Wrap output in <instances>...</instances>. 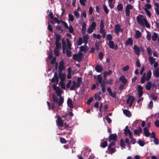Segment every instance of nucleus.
<instances>
[{
  "mask_svg": "<svg viewBox=\"0 0 159 159\" xmlns=\"http://www.w3.org/2000/svg\"><path fill=\"white\" fill-rule=\"evenodd\" d=\"M136 19L140 25L145 26L147 28H149V24L143 16L139 14L137 16Z\"/></svg>",
  "mask_w": 159,
  "mask_h": 159,
  "instance_id": "f257e3e1",
  "label": "nucleus"
},
{
  "mask_svg": "<svg viewBox=\"0 0 159 159\" xmlns=\"http://www.w3.org/2000/svg\"><path fill=\"white\" fill-rule=\"evenodd\" d=\"M52 87L53 90L56 91L57 95L59 97L58 105L60 106L64 102V98L61 96L62 91L58 87H57L55 84H53Z\"/></svg>",
  "mask_w": 159,
  "mask_h": 159,
  "instance_id": "f03ea898",
  "label": "nucleus"
},
{
  "mask_svg": "<svg viewBox=\"0 0 159 159\" xmlns=\"http://www.w3.org/2000/svg\"><path fill=\"white\" fill-rule=\"evenodd\" d=\"M83 57V53L82 52H79L78 53L74 54L73 58L75 60L80 62L81 61Z\"/></svg>",
  "mask_w": 159,
  "mask_h": 159,
  "instance_id": "7ed1b4c3",
  "label": "nucleus"
},
{
  "mask_svg": "<svg viewBox=\"0 0 159 159\" xmlns=\"http://www.w3.org/2000/svg\"><path fill=\"white\" fill-rule=\"evenodd\" d=\"M146 75L147 76L146 77V73H144L143 74L141 80V82L142 84H143L144 83L145 80H146L148 81L149 80V71H148Z\"/></svg>",
  "mask_w": 159,
  "mask_h": 159,
  "instance_id": "20e7f679",
  "label": "nucleus"
},
{
  "mask_svg": "<svg viewBox=\"0 0 159 159\" xmlns=\"http://www.w3.org/2000/svg\"><path fill=\"white\" fill-rule=\"evenodd\" d=\"M156 58L150 56V63L151 65H152L154 64L153 66L155 68H156L158 65V62L156 61Z\"/></svg>",
  "mask_w": 159,
  "mask_h": 159,
  "instance_id": "39448f33",
  "label": "nucleus"
},
{
  "mask_svg": "<svg viewBox=\"0 0 159 159\" xmlns=\"http://www.w3.org/2000/svg\"><path fill=\"white\" fill-rule=\"evenodd\" d=\"M117 135L116 134H110L109 136L108 139L109 141H116L117 139Z\"/></svg>",
  "mask_w": 159,
  "mask_h": 159,
  "instance_id": "423d86ee",
  "label": "nucleus"
},
{
  "mask_svg": "<svg viewBox=\"0 0 159 159\" xmlns=\"http://www.w3.org/2000/svg\"><path fill=\"white\" fill-rule=\"evenodd\" d=\"M57 124L58 126L61 127H62L63 126L64 122L61 119L60 117L59 116L57 118Z\"/></svg>",
  "mask_w": 159,
  "mask_h": 159,
  "instance_id": "0eeeda50",
  "label": "nucleus"
},
{
  "mask_svg": "<svg viewBox=\"0 0 159 159\" xmlns=\"http://www.w3.org/2000/svg\"><path fill=\"white\" fill-rule=\"evenodd\" d=\"M59 81V78L57 74V72H55L54 74V77H53L51 80L52 82H56L58 83Z\"/></svg>",
  "mask_w": 159,
  "mask_h": 159,
  "instance_id": "6e6552de",
  "label": "nucleus"
},
{
  "mask_svg": "<svg viewBox=\"0 0 159 159\" xmlns=\"http://www.w3.org/2000/svg\"><path fill=\"white\" fill-rule=\"evenodd\" d=\"M107 90L110 96H111L113 98H115L116 97V92H114V93H112L111 88H108L107 89Z\"/></svg>",
  "mask_w": 159,
  "mask_h": 159,
  "instance_id": "1a4fd4ad",
  "label": "nucleus"
},
{
  "mask_svg": "<svg viewBox=\"0 0 159 159\" xmlns=\"http://www.w3.org/2000/svg\"><path fill=\"white\" fill-rule=\"evenodd\" d=\"M133 49L135 53L138 56L139 54L140 53V48L136 45H134V46Z\"/></svg>",
  "mask_w": 159,
  "mask_h": 159,
  "instance_id": "9d476101",
  "label": "nucleus"
},
{
  "mask_svg": "<svg viewBox=\"0 0 159 159\" xmlns=\"http://www.w3.org/2000/svg\"><path fill=\"white\" fill-rule=\"evenodd\" d=\"M59 65L58 68L64 70L65 69V67L64 66V62L63 60H61L59 62Z\"/></svg>",
  "mask_w": 159,
  "mask_h": 159,
  "instance_id": "9b49d317",
  "label": "nucleus"
},
{
  "mask_svg": "<svg viewBox=\"0 0 159 159\" xmlns=\"http://www.w3.org/2000/svg\"><path fill=\"white\" fill-rule=\"evenodd\" d=\"M125 45H132L133 44V40L131 38H129L125 42Z\"/></svg>",
  "mask_w": 159,
  "mask_h": 159,
  "instance_id": "f8f14e48",
  "label": "nucleus"
},
{
  "mask_svg": "<svg viewBox=\"0 0 159 159\" xmlns=\"http://www.w3.org/2000/svg\"><path fill=\"white\" fill-rule=\"evenodd\" d=\"M67 104L70 108H73L74 107L72 103V100L70 98H68L67 101Z\"/></svg>",
  "mask_w": 159,
  "mask_h": 159,
  "instance_id": "ddd939ff",
  "label": "nucleus"
},
{
  "mask_svg": "<svg viewBox=\"0 0 159 159\" xmlns=\"http://www.w3.org/2000/svg\"><path fill=\"white\" fill-rule=\"evenodd\" d=\"M119 80L121 81L122 83L124 84H126L127 82V79L125 78V76L123 75L120 77L119 78Z\"/></svg>",
  "mask_w": 159,
  "mask_h": 159,
  "instance_id": "4468645a",
  "label": "nucleus"
},
{
  "mask_svg": "<svg viewBox=\"0 0 159 159\" xmlns=\"http://www.w3.org/2000/svg\"><path fill=\"white\" fill-rule=\"evenodd\" d=\"M120 25L119 24H117L116 25L115 27V31L117 34L119 33L120 30Z\"/></svg>",
  "mask_w": 159,
  "mask_h": 159,
  "instance_id": "2eb2a0df",
  "label": "nucleus"
},
{
  "mask_svg": "<svg viewBox=\"0 0 159 159\" xmlns=\"http://www.w3.org/2000/svg\"><path fill=\"white\" fill-rule=\"evenodd\" d=\"M95 70L98 72H101L103 70V68L100 65H97L95 67Z\"/></svg>",
  "mask_w": 159,
  "mask_h": 159,
  "instance_id": "dca6fc26",
  "label": "nucleus"
},
{
  "mask_svg": "<svg viewBox=\"0 0 159 159\" xmlns=\"http://www.w3.org/2000/svg\"><path fill=\"white\" fill-rule=\"evenodd\" d=\"M145 6L146 7H143V9H144V11L146 12L148 16L149 17V11L148 9H149V2H148V3L146 4Z\"/></svg>",
  "mask_w": 159,
  "mask_h": 159,
  "instance_id": "f3484780",
  "label": "nucleus"
},
{
  "mask_svg": "<svg viewBox=\"0 0 159 159\" xmlns=\"http://www.w3.org/2000/svg\"><path fill=\"white\" fill-rule=\"evenodd\" d=\"M123 112L125 116L128 117H129L131 116L130 112L128 110L124 109L123 111Z\"/></svg>",
  "mask_w": 159,
  "mask_h": 159,
  "instance_id": "a211bd4d",
  "label": "nucleus"
},
{
  "mask_svg": "<svg viewBox=\"0 0 159 159\" xmlns=\"http://www.w3.org/2000/svg\"><path fill=\"white\" fill-rule=\"evenodd\" d=\"M72 84H73L72 86H71V87L70 88V89L71 90H74L75 88L78 89L77 82L74 80L72 82Z\"/></svg>",
  "mask_w": 159,
  "mask_h": 159,
  "instance_id": "6ab92c4d",
  "label": "nucleus"
},
{
  "mask_svg": "<svg viewBox=\"0 0 159 159\" xmlns=\"http://www.w3.org/2000/svg\"><path fill=\"white\" fill-rule=\"evenodd\" d=\"M88 39L89 35L88 34L84 35L83 37V42L85 44L88 43Z\"/></svg>",
  "mask_w": 159,
  "mask_h": 159,
  "instance_id": "aec40b11",
  "label": "nucleus"
},
{
  "mask_svg": "<svg viewBox=\"0 0 159 159\" xmlns=\"http://www.w3.org/2000/svg\"><path fill=\"white\" fill-rule=\"evenodd\" d=\"M86 30V24L85 22H83L82 23L81 30V32L83 34H85Z\"/></svg>",
  "mask_w": 159,
  "mask_h": 159,
  "instance_id": "412c9836",
  "label": "nucleus"
},
{
  "mask_svg": "<svg viewBox=\"0 0 159 159\" xmlns=\"http://www.w3.org/2000/svg\"><path fill=\"white\" fill-rule=\"evenodd\" d=\"M88 50V48L86 45L82 46L80 47V51L81 52H86Z\"/></svg>",
  "mask_w": 159,
  "mask_h": 159,
  "instance_id": "4be33fe9",
  "label": "nucleus"
},
{
  "mask_svg": "<svg viewBox=\"0 0 159 159\" xmlns=\"http://www.w3.org/2000/svg\"><path fill=\"white\" fill-rule=\"evenodd\" d=\"M58 76L59 78L60 79L61 81L64 82L65 81L66 78V75L65 74H58Z\"/></svg>",
  "mask_w": 159,
  "mask_h": 159,
  "instance_id": "5701e85b",
  "label": "nucleus"
},
{
  "mask_svg": "<svg viewBox=\"0 0 159 159\" xmlns=\"http://www.w3.org/2000/svg\"><path fill=\"white\" fill-rule=\"evenodd\" d=\"M142 129L141 128L140 126H139L138 127V129H134V134L136 135H138L139 133H142Z\"/></svg>",
  "mask_w": 159,
  "mask_h": 159,
  "instance_id": "b1692460",
  "label": "nucleus"
},
{
  "mask_svg": "<svg viewBox=\"0 0 159 159\" xmlns=\"http://www.w3.org/2000/svg\"><path fill=\"white\" fill-rule=\"evenodd\" d=\"M82 83V78L81 77H78L77 79V88L80 87Z\"/></svg>",
  "mask_w": 159,
  "mask_h": 159,
  "instance_id": "393cba45",
  "label": "nucleus"
},
{
  "mask_svg": "<svg viewBox=\"0 0 159 159\" xmlns=\"http://www.w3.org/2000/svg\"><path fill=\"white\" fill-rule=\"evenodd\" d=\"M143 132L144 135L147 137L149 136V132L147 127H145L143 129Z\"/></svg>",
  "mask_w": 159,
  "mask_h": 159,
  "instance_id": "a878e982",
  "label": "nucleus"
},
{
  "mask_svg": "<svg viewBox=\"0 0 159 159\" xmlns=\"http://www.w3.org/2000/svg\"><path fill=\"white\" fill-rule=\"evenodd\" d=\"M154 75L157 78L159 77V68H157L154 70L153 73Z\"/></svg>",
  "mask_w": 159,
  "mask_h": 159,
  "instance_id": "bb28decb",
  "label": "nucleus"
},
{
  "mask_svg": "<svg viewBox=\"0 0 159 159\" xmlns=\"http://www.w3.org/2000/svg\"><path fill=\"white\" fill-rule=\"evenodd\" d=\"M128 126H126L125 128L124 129V134L125 136H127L128 134H129V131H130V129L128 128Z\"/></svg>",
  "mask_w": 159,
  "mask_h": 159,
  "instance_id": "cd10ccee",
  "label": "nucleus"
},
{
  "mask_svg": "<svg viewBox=\"0 0 159 159\" xmlns=\"http://www.w3.org/2000/svg\"><path fill=\"white\" fill-rule=\"evenodd\" d=\"M158 37V34L156 33H154L153 35L152 36V39L153 41H156Z\"/></svg>",
  "mask_w": 159,
  "mask_h": 159,
  "instance_id": "c85d7f7f",
  "label": "nucleus"
},
{
  "mask_svg": "<svg viewBox=\"0 0 159 159\" xmlns=\"http://www.w3.org/2000/svg\"><path fill=\"white\" fill-rule=\"evenodd\" d=\"M109 47L111 49H114V42L112 41H110L108 42Z\"/></svg>",
  "mask_w": 159,
  "mask_h": 159,
  "instance_id": "c756f323",
  "label": "nucleus"
},
{
  "mask_svg": "<svg viewBox=\"0 0 159 159\" xmlns=\"http://www.w3.org/2000/svg\"><path fill=\"white\" fill-rule=\"evenodd\" d=\"M52 100L56 103H58L59 102L58 98L54 94L52 95Z\"/></svg>",
  "mask_w": 159,
  "mask_h": 159,
  "instance_id": "7c9ffc66",
  "label": "nucleus"
},
{
  "mask_svg": "<svg viewBox=\"0 0 159 159\" xmlns=\"http://www.w3.org/2000/svg\"><path fill=\"white\" fill-rule=\"evenodd\" d=\"M82 39L81 37H80L79 38L77 41V44L78 45L80 46L82 44Z\"/></svg>",
  "mask_w": 159,
  "mask_h": 159,
  "instance_id": "2f4dec72",
  "label": "nucleus"
},
{
  "mask_svg": "<svg viewBox=\"0 0 159 159\" xmlns=\"http://www.w3.org/2000/svg\"><path fill=\"white\" fill-rule=\"evenodd\" d=\"M117 9L118 11H122L123 9V6L121 4H119L117 5Z\"/></svg>",
  "mask_w": 159,
  "mask_h": 159,
  "instance_id": "473e14b6",
  "label": "nucleus"
},
{
  "mask_svg": "<svg viewBox=\"0 0 159 159\" xmlns=\"http://www.w3.org/2000/svg\"><path fill=\"white\" fill-rule=\"evenodd\" d=\"M141 35V34L139 30L136 31L135 33V38L136 39H138L140 37Z\"/></svg>",
  "mask_w": 159,
  "mask_h": 159,
  "instance_id": "72a5a7b5",
  "label": "nucleus"
},
{
  "mask_svg": "<svg viewBox=\"0 0 159 159\" xmlns=\"http://www.w3.org/2000/svg\"><path fill=\"white\" fill-rule=\"evenodd\" d=\"M56 48L57 49H59L61 48V44L59 42H55Z\"/></svg>",
  "mask_w": 159,
  "mask_h": 159,
  "instance_id": "f704fd0d",
  "label": "nucleus"
},
{
  "mask_svg": "<svg viewBox=\"0 0 159 159\" xmlns=\"http://www.w3.org/2000/svg\"><path fill=\"white\" fill-rule=\"evenodd\" d=\"M133 8V6L129 4H127L126 6L125 9L130 10Z\"/></svg>",
  "mask_w": 159,
  "mask_h": 159,
  "instance_id": "c9c22d12",
  "label": "nucleus"
},
{
  "mask_svg": "<svg viewBox=\"0 0 159 159\" xmlns=\"http://www.w3.org/2000/svg\"><path fill=\"white\" fill-rule=\"evenodd\" d=\"M66 41L67 44V46L68 48L70 49H71V44L70 43V42L69 40L66 39Z\"/></svg>",
  "mask_w": 159,
  "mask_h": 159,
  "instance_id": "e433bc0d",
  "label": "nucleus"
},
{
  "mask_svg": "<svg viewBox=\"0 0 159 159\" xmlns=\"http://www.w3.org/2000/svg\"><path fill=\"white\" fill-rule=\"evenodd\" d=\"M98 82L99 83L101 84L102 83V78L100 75H98L97 76Z\"/></svg>",
  "mask_w": 159,
  "mask_h": 159,
  "instance_id": "4c0bfd02",
  "label": "nucleus"
},
{
  "mask_svg": "<svg viewBox=\"0 0 159 159\" xmlns=\"http://www.w3.org/2000/svg\"><path fill=\"white\" fill-rule=\"evenodd\" d=\"M62 49H66V43L65 41L63 39L62 40Z\"/></svg>",
  "mask_w": 159,
  "mask_h": 159,
  "instance_id": "58836bf2",
  "label": "nucleus"
},
{
  "mask_svg": "<svg viewBox=\"0 0 159 159\" xmlns=\"http://www.w3.org/2000/svg\"><path fill=\"white\" fill-rule=\"evenodd\" d=\"M103 6L105 12L107 14L109 13V10L107 7L105 5H103Z\"/></svg>",
  "mask_w": 159,
  "mask_h": 159,
  "instance_id": "ea45409f",
  "label": "nucleus"
},
{
  "mask_svg": "<svg viewBox=\"0 0 159 159\" xmlns=\"http://www.w3.org/2000/svg\"><path fill=\"white\" fill-rule=\"evenodd\" d=\"M96 26V25L95 22L94 21L92 22L91 25L89 27L93 29H95Z\"/></svg>",
  "mask_w": 159,
  "mask_h": 159,
  "instance_id": "a19ab883",
  "label": "nucleus"
},
{
  "mask_svg": "<svg viewBox=\"0 0 159 159\" xmlns=\"http://www.w3.org/2000/svg\"><path fill=\"white\" fill-rule=\"evenodd\" d=\"M108 149L110 153L111 154L114 153L116 151L115 149L113 148H108Z\"/></svg>",
  "mask_w": 159,
  "mask_h": 159,
  "instance_id": "79ce46f5",
  "label": "nucleus"
},
{
  "mask_svg": "<svg viewBox=\"0 0 159 159\" xmlns=\"http://www.w3.org/2000/svg\"><path fill=\"white\" fill-rule=\"evenodd\" d=\"M69 31L70 33H74V30L72 26L70 25L68 27V29H67Z\"/></svg>",
  "mask_w": 159,
  "mask_h": 159,
  "instance_id": "37998d69",
  "label": "nucleus"
},
{
  "mask_svg": "<svg viewBox=\"0 0 159 159\" xmlns=\"http://www.w3.org/2000/svg\"><path fill=\"white\" fill-rule=\"evenodd\" d=\"M60 141L62 143H65L67 142L66 140L64 138L60 137Z\"/></svg>",
  "mask_w": 159,
  "mask_h": 159,
  "instance_id": "c03bdc74",
  "label": "nucleus"
},
{
  "mask_svg": "<svg viewBox=\"0 0 159 159\" xmlns=\"http://www.w3.org/2000/svg\"><path fill=\"white\" fill-rule=\"evenodd\" d=\"M93 37L94 38H97L98 39H100V38H101V36L100 34H93Z\"/></svg>",
  "mask_w": 159,
  "mask_h": 159,
  "instance_id": "a18cd8bd",
  "label": "nucleus"
},
{
  "mask_svg": "<svg viewBox=\"0 0 159 159\" xmlns=\"http://www.w3.org/2000/svg\"><path fill=\"white\" fill-rule=\"evenodd\" d=\"M107 145V143L106 141H104L102 143V145L101 146V147L103 148H106Z\"/></svg>",
  "mask_w": 159,
  "mask_h": 159,
  "instance_id": "49530a36",
  "label": "nucleus"
},
{
  "mask_svg": "<svg viewBox=\"0 0 159 159\" xmlns=\"http://www.w3.org/2000/svg\"><path fill=\"white\" fill-rule=\"evenodd\" d=\"M58 49H55L54 51V54L57 56H59L60 55V53L59 51H58Z\"/></svg>",
  "mask_w": 159,
  "mask_h": 159,
  "instance_id": "de8ad7c7",
  "label": "nucleus"
},
{
  "mask_svg": "<svg viewBox=\"0 0 159 159\" xmlns=\"http://www.w3.org/2000/svg\"><path fill=\"white\" fill-rule=\"evenodd\" d=\"M69 19L71 21H73L74 20V18L73 15L71 14H69Z\"/></svg>",
  "mask_w": 159,
  "mask_h": 159,
  "instance_id": "09e8293b",
  "label": "nucleus"
},
{
  "mask_svg": "<svg viewBox=\"0 0 159 159\" xmlns=\"http://www.w3.org/2000/svg\"><path fill=\"white\" fill-rule=\"evenodd\" d=\"M152 99L154 101H156L157 99V96L155 95L154 94H151V95Z\"/></svg>",
  "mask_w": 159,
  "mask_h": 159,
  "instance_id": "8fccbe9b",
  "label": "nucleus"
},
{
  "mask_svg": "<svg viewBox=\"0 0 159 159\" xmlns=\"http://www.w3.org/2000/svg\"><path fill=\"white\" fill-rule=\"evenodd\" d=\"M61 38L60 35L59 34H57L56 35V40L55 42H59Z\"/></svg>",
  "mask_w": 159,
  "mask_h": 159,
  "instance_id": "3c124183",
  "label": "nucleus"
},
{
  "mask_svg": "<svg viewBox=\"0 0 159 159\" xmlns=\"http://www.w3.org/2000/svg\"><path fill=\"white\" fill-rule=\"evenodd\" d=\"M59 85L61 86V89H65V84H64V83L63 82H60L59 83Z\"/></svg>",
  "mask_w": 159,
  "mask_h": 159,
  "instance_id": "603ef678",
  "label": "nucleus"
},
{
  "mask_svg": "<svg viewBox=\"0 0 159 159\" xmlns=\"http://www.w3.org/2000/svg\"><path fill=\"white\" fill-rule=\"evenodd\" d=\"M56 58L57 57H54L52 58L50 62L51 64L53 65L55 64L56 61Z\"/></svg>",
  "mask_w": 159,
  "mask_h": 159,
  "instance_id": "864d4df0",
  "label": "nucleus"
},
{
  "mask_svg": "<svg viewBox=\"0 0 159 159\" xmlns=\"http://www.w3.org/2000/svg\"><path fill=\"white\" fill-rule=\"evenodd\" d=\"M138 143L141 146H142V147L144 145V142L143 141H142V140H139L138 141Z\"/></svg>",
  "mask_w": 159,
  "mask_h": 159,
  "instance_id": "5fc2aeb1",
  "label": "nucleus"
},
{
  "mask_svg": "<svg viewBox=\"0 0 159 159\" xmlns=\"http://www.w3.org/2000/svg\"><path fill=\"white\" fill-rule=\"evenodd\" d=\"M107 39L108 40L110 41L112 39V35L109 34L107 35Z\"/></svg>",
  "mask_w": 159,
  "mask_h": 159,
  "instance_id": "6e6d98bb",
  "label": "nucleus"
},
{
  "mask_svg": "<svg viewBox=\"0 0 159 159\" xmlns=\"http://www.w3.org/2000/svg\"><path fill=\"white\" fill-rule=\"evenodd\" d=\"M86 2V0H80V4L83 6H85V3Z\"/></svg>",
  "mask_w": 159,
  "mask_h": 159,
  "instance_id": "4d7b16f0",
  "label": "nucleus"
},
{
  "mask_svg": "<svg viewBox=\"0 0 159 159\" xmlns=\"http://www.w3.org/2000/svg\"><path fill=\"white\" fill-rule=\"evenodd\" d=\"M48 30L51 32H52L53 30L52 28V26L50 24L49 22H48Z\"/></svg>",
  "mask_w": 159,
  "mask_h": 159,
  "instance_id": "13d9d810",
  "label": "nucleus"
},
{
  "mask_svg": "<svg viewBox=\"0 0 159 159\" xmlns=\"http://www.w3.org/2000/svg\"><path fill=\"white\" fill-rule=\"evenodd\" d=\"M103 57V53L102 52H100L99 53L98 55V57L101 60H102Z\"/></svg>",
  "mask_w": 159,
  "mask_h": 159,
  "instance_id": "bf43d9fd",
  "label": "nucleus"
},
{
  "mask_svg": "<svg viewBox=\"0 0 159 159\" xmlns=\"http://www.w3.org/2000/svg\"><path fill=\"white\" fill-rule=\"evenodd\" d=\"M136 65L137 67H140L141 66V64L139 59H137L136 61Z\"/></svg>",
  "mask_w": 159,
  "mask_h": 159,
  "instance_id": "052dcab7",
  "label": "nucleus"
},
{
  "mask_svg": "<svg viewBox=\"0 0 159 159\" xmlns=\"http://www.w3.org/2000/svg\"><path fill=\"white\" fill-rule=\"evenodd\" d=\"M104 22L103 20L102 19L100 21V28H104Z\"/></svg>",
  "mask_w": 159,
  "mask_h": 159,
  "instance_id": "680f3d73",
  "label": "nucleus"
},
{
  "mask_svg": "<svg viewBox=\"0 0 159 159\" xmlns=\"http://www.w3.org/2000/svg\"><path fill=\"white\" fill-rule=\"evenodd\" d=\"M106 120L109 124H110L111 122V120L110 118L108 116H106Z\"/></svg>",
  "mask_w": 159,
  "mask_h": 159,
  "instance_id": "e2e57ef3",
  "label": "nucleus"
},
{
  "mask_svg": "<svg viewBox=\"0 0 159 159\" xmlns=\"http://www.w3.org/2000/svg\"><path fill=\"white\" fill-rule=\"evenodd\" d=\"M71 51L66 49V54L68 57H70L71 56Z\"/></svg>",
  "mask_w": 159,
  "mask_h": 159,
  "instance_id": "0e129e2a",
  "label": "nucleus"
},
{
  "mask_svg": "<svg viewBox=\"0 0 159 159\" xmlns=\"http://www.w3.org/2000/svg\"><path fill=\"white\" fill-rule=\"evenodd\" d=\"M75 16L77 18H79L80 17V15L79 13L76 11H75L74 12Z\"/></svg>",
  "mask_w": 159,
  "mask_h": 159,
  "instance_id": "69168bd1",
  "label": "nucleus"
},
{
  "mask_svg": "<svg viewBox=\"0 0 159 159\" xmlns=\"http://www.w3.org/2000/svg\"><path fill=\"white\" fill-rule=\"evenodd\" d=\"M94 29L91 27H89L87 29V32L89 34L91 33Z\"/></svg>",
  "mask_w": 159,
  "mask_h": 159,
  "instance_id": "338daca9",
  "label": "nucleus"
},
{
  "mask_svg": "<svg viewBox=\"0 0 159 159\" xmlns=\"http://www.w3.org/2000/svg\"><path fill=\"white\" fill-rule=\"evenodd\" d=\"M154 125L157 127L159 128V120H156L154 122Z\"/></svg>",
  "mask_w": 159,
  "mask_h": 159,
  "instance_id": "774afa93",
  "label": "nucleus"
}]
</instances>
